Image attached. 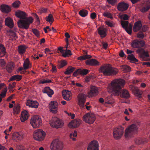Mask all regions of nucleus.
Wrapping results in <instances>:
<instances>
[{"instance_id": "nucleus-64", "label": "nucleus", "mask_w": 150, "mask_h": 150, "mask_svg": "<svg viewBox=\"0 0 150 150\" xmlns=\"http://www.w3.org/2000/svg\"><path fill=\"white\" fill-rule=\"evenodd\" d=\"M96 17V14L95 12L91 13L90 15V17L92 19H95Z\"/></svg>"}, {"instance_id": "nucleus-29", "label": "nucleus", "mask_w": 150, "mask_h": 150, "mask_svg": "<svg viewBox=\"0 0 150 150\" xmlns=\"http://www.w3.org/2000/svg\"><path fill=\"white\" fill-rule=\"evenodd\" d=\"M5 25L10 28L13 27L14 23L13 20L10 17L6 18L5 20Z\"/></svg>"}, {"instance_id": "nucleus-5", "label": "nucleus", "mask_w": 150, "mask_h": 150, "mask_svg": "<svg viewBox=\"0 0 150 150\" xmlns=\"http://www.w3.org/2000/svg\"><path fill=\"white\" fill-rule=\"evenodd\" d=\"M30 123L33 128H38L42 125V120L38 115H35L32 117Z\"/></svg>"}, {"instance_id": "nucleus-11", "label": "nucleus", "mask_w": 150, "mask_h": 150, "mask_svg": "<svg viewBox=\"0 0 150 150\" xmlns=\"http://www.w3.org/2000/svg\"><path fill=\"white\" fill-rule=\"evenodd\" d=\"M120 24L122 27L125 29L129 35L132 33V25L129 24L128 21L121 20Z\"/></svg>"}, {"instance_id": "nucleus-61", "label": "nucleus", "mask_w": 150, "mask_h": 150, "mask_svg": "<svg viewBox=\"0 0 150 150\" xmlns=\"http://www.w3.org/2000/svg\"><path fill=\"white\" fill-rule=\"evenodd\" d=\"M123 67L124 69H125L127 71H131V68L129 66L127 65H123Z\"/></svg>"}, {"instance_id": "nucleus-31", "label": "nucleus", "mask_w": 150, "mask_h": 150, "mask_svg": "<svg viewBox=\"0 0 150 150\" xmlns=\"http://www.w3.org/2000/svg\"><path fill=\"white\" fill-rule=\"evenodd\" d=\"M27 48V47L26 45H21L18 47L17 51L19 54H22L25 53Z\"/></svg>"}, {"instance_id": "nucleus-33", "label": "nucleus", "mask_w": 150, "mask_h": 150, "mask_svg": "<svg viewBox=\"0 0 150 150\" xmlns=\"http://www.w3.org/2000/svg\"><path fill=\"white\" fill-rule=\"evenodd\" d=\"M31 64L30 63L29 59L28 58L26 59L24 61L23 64V69L25 70L31 67Z\"/></svg>"}, {"instance_id": "nucleus-18", "label": "nucleus", "mask_w": 150, "mask_h": 150, "mask_svg": "<svg viewBox=\"0 0 150 150\" xmlns=\"http://www.w3.org/2000/svg\"><path fill=\"white\" fill-rule=\"evenodd\" d=\"M58 106V103L56 101H52L49 104V108L53 113H56L57 112Z\"/></svg>"}, {"instance_id": "nucleus-1", "label": "nucleus", "mask_w": 150, "mask_h": 150, "mask_svg": "<svg viewBox=\"0 0 150 150\" xmlns=\"http://www.w3.org/2000/svg\"><path fill=\"white\" fill-rule=\"evenodd\" d=\"M15 15L20 19H24L20 20L17 22L18 26L20 28L27 29L29 27L30 24L33 22V19L32 17L26 18L27 15L24 12L18 11L16 12Z\"/></svg>"}, {"instance_id": "nucleus-37", "label": "nucleus", "mask_w": 150, "mask_h": 150, "mask_svg": "<svg viewBox=\"0 0 150 150\" xmlns=\"http://www.w3.org/2000/svg\"><path fill=\"white\" fill-rule=\"evenodd\" d=\"M22 76L19 75H16L11 76L10 79V81L16 80L17 81H19L21 80L22 79Z\"/></svg>"}, {"instance_id": "nucleus-34", "label": "nucleus", "mask_w": 150, "mask_h": 150, "mask_svg": "<svg viewBox=\"0 0 150 150\" xmlns=\"http://www.w3.org/2000/svg\"><path fill=\"white\" fill-rule=\"evenodd\" d=\"M134 142L137 145H140L147 142V141L145 139L137 138L135 139Z\"/></svg>"}, {"instance_id": "nucleus-41", "label": "nucleus", "mask_w": 150, "mask_h": 150, "mask_svg": "<svg viewBox=\"0 0 150 150\" xmlns=\"http://www.w3.org/2000/svg\"><path fill=\"white\" fill-rule=\"evenodd\" d=\"M71 55L72 53L71 51L67 49L65 51L64 50L62 54V56L65 57H69V56H71Z\"/></svg>"}, {"instance_id": "nucleus-40", "label": "nucleus", "mask_w": 150, "mask_h": 150, "mask_svg": "<svg viewBox=\"0 0 150 150\" xmlns=\"http://www.w3.org/2000/svg\"><path fill=\"white\" fill-rule=\"evenodd\" d=\"M46 21L48 22H49L50 25H51L54 21V18L52 15L51 14L48 15L45 18Z\"/></svg>"}, {"instance_id": "nucleus-12", "label": "nucleus", "mask_w": 150, "mask_h": 150, "mask_svg": "<svg viewBox=\"0 0 150 150\" xmlns=\"http://www.w3.org/2000/svg\"><path fill=\"white\" fill-rule=\"evenodd\" d=\"M24 136L25 134L22 132H15L12 134V138L13 140L18 142L23 139Z\"/></svg>"}, {"instance_id": "nucleus-23", "label": "nucleus", "mask_w": 150, "mask_h": 150, "mask_svg": "<svg viewBox=\"0 0 150 150\" xmlns=\"http://www.w3.org/2000/svg\"><path fill=\"white\" fill-rule=\"evenodd\" d=\"M98 34L101 38L105 37L107 35V29L103 27H99L97 29Z\"/></svg>"}, {"instance_id": "nucleus-6", "label": "nucleus", "mask_w": 150, "mask_h": 150, "mask_svg": "<svg viewBox=\"0 0 150 150\" xmlns=\"http://www.w3.org/2000/svg\"><path fill=\"white\" fill-rule=\"evenodd\" d=\"M51 150H62L63 147V143L58 139L53 140L50 146Z\"/></svg>"}, {"instance_id": "nucleus-56", "label": "nucleus", "mask_w": 150, "mask_h": 150, "mask_svg": "<svg viewBox=\"0 0 150 150\" xmlns=\"http://www.w3.org/2000/svg\"><path fill=\"white\" fill-rule=\"evenodd\" d=\"M47 10L46 8H42L39 10V12L41 14L46 13L47 12Z\"/></svg>"}, {"instance_id": "nucleus-44", "label": "nucleus", "mask_w": 150, "mask_h": 150, "mask_svg": "<svg viewBox=\"0 0 150 150\" xmlns=\"http://www.w3.org/2000/svg\"><path fill=\"white\" fill-rule=\"evenodd\" d=\"M88 13V11L86 10L83 9L79 11V14L81 16L84 17L87 16Z\"/></svg>"}, {"instance_id": "nucleus-7", "label": "nucleus", "mask_w": 150, "mask_h": 150, "mask_svg": "<svg viewBox=\"0 0 150 150\" xmlns=\"http://www.w3.org/2000/svg\"><path fill=\"white\" fill-rule=\"evenodd\" d=\"M124 133V128L121 126H119L113 129V136L116 140L121 138Z\"/></svg>"}, {"instance_id": "nucleus-59", "label": "nucleus", "mask_w": 150, "mask_h": 150, "mask_svg": "<svg viewBox=\"0 0 150 150\" xmlns=\"http://www.w3.org/2000/svg\"><path fill=\"white\" fill-rule=\"evenodd\" d=\"M51 64L52 66V68L51 70L52 72L53 73L56 72H57L56 67L52 63Z\"/></svg>"}, {"instance_id": "nucleus-58", "label": "nucleus", "mask_w": 150, "mask_h": 150, "mask_svg": "<svg viewBox=\"0 0 150 150\" xmlns=\"http://www.w3.org/2000/svg\"><path fill=\"white\" fill-rule=\"evenodd\" d=\"M32 32L37 36H39L40 33L38 31L35 29H33L32 30Z\"/></svg>"}, {"instance_id": "nucleus-17", "label": "nucleus", "mask_w": 150, "mask_h": 150, "mask_svg": "<svg viewBox=\"0 0 150 150\" xmlns=\"http://www.w3.org/2000/svg\"><path fill=\"white\" fill-rule=\"evenodd\" d=\"M144 42L142 40H136L133 41L131 43L132 47L134 48H138L142 47L144 45Z\"/></svg>"}, {"instance_id": "nucleus-36", "label": "nucleus", "mask_w": 150, "mask_h": 150, "mask_svg": "<svg viewBox=\"0 0 150 150\" xmlns=\"http://www.w3.org/2000/svg\"><path fill=\"white\" fill-rule=\"evenodd\" d=\"M20 105L17 104L14 107L13 109V114H18L20 112Z\"/></svg>"}, {"instance_id": "nucleus-55", "label": "nucleus", "mask_w": 150, "mask_h": 150, "mask_svg": "<svg viewBox=\"0 0 150 150\" xmlns=\"http://www.w3.org/2000/svg\"><path fill=\"white\" fill-rule=\"evenodd\" d=\"M106 24L109 27H113L114 26L115 24L113 23L112 21H105Z\"/></svg>"}, {"instance_id": "nucleus-26", "label": "nucleus", "mask_w": 150, "mask_h": 150, "mask_svg": "<svg viewBox=\"0 0 150 150\" xmlns=\"http://www.w3.org/2000/svg\"><path fill=\"white\" fill-rule=\"evenodd\" d=\"M142 22L138 21L136 22L134 24L133 27V30L134 32H137L142 27Z\"/></svg>"}, {"instance_id": "nucleus-30", "label": "nucleus", "mask_w": 150, "mask_h": 150, "mask_svg": "<svg viewBox=\"0 0 150 150\" xmlns=\"http://www.w3.org/2000/svg\"><path fill=\"white\" fill-rule=\"evenodd\" d=\"M0 9L2 12L6 13L9 12L11 11V8L9 6L5 4L1 5Z\"/></svg>"}, {"instance_id": "nucleus-27", "label": "nucleus", "mask_w": 150, "mask_h": 150, "mask_svg": "<svg viewBox=\"0 0 150 150\" xmlns=\"http://www.w3.org/2000/svg\"><path fill=\"white\" fill-rule=\"evenodd\" d=\"M15 67V64L13 62H9L6 67V70L8 73H11Z\"/></svg>"}, {"instance_id": "nucleus-32", "label": "nucleus", "mask_w": 150, "mask_h": 150, "mask_svg": "<svg viewBox=\"0 0 150 150\" xmlns=\"http://www.w3.org/2000/svg\"><path fill=\"white\" fill-rule=\"evenodd\" d=\"M42 92L44 93H47L48 96L50 97H51L54 94L53 91L49 87H45L43 90Z\"/></svg>"}, {"instance_id": "nucleus-62", "label": "nucleus", "mask_w": 150, "mask_h": 150, "mask_svg": "<svg viewBox=\"0 0 150 150\" xmlns=\"http://www.w3.org/2000/svg\"><path fill=\"white\" fill-rule=\"evenodd\" d=\"M16 84V83L15 82H13L12 83L11 85L10 84L9 85V86H8V89H13V88L15 87Z\"/></svg>"}, {"instance_id": "nucleus-63", "label": "nucleus", "mask_w": 150, "mask_h": 150, "mask_svg": "<svg viewBox=\"0 0 150 150\" xmlns=\"http://www.w3.org/2000/svg\"><path fill=\"white\" fill-rule=\"evenodd\" d=\"M6 88H7V87L5 84L4 83H0V90L3 89L4 90Z\"/></svg>"}, {"instance_id": "nucleus-20", "label": "nucleus", "mask_w": 150, "mask_h": 150, "mask_svg": "<svg viewBox=\"0 0 150 150\" xmlns=\"http://www.w3.org/2000/svg\"><path fill=\"white\" fill-rule=\"evenodd\" d=\"M82 121L79 119H76L70 122L68 126L71 128H75L79 127Z\"/></svg>"}, {"instance_id": "nucleus-21", "label": "nucleus", "mask_w": 150, "mask_h": 150, "mask_svg": "<svg viewBox=\"0 0 150 150\" xmlns=\"http://www.w3.org/2000/svg\"><path fill=\"white\" fill-rule=\"evenodd\" d=\"M129 7L128 4L124 2H121L118 3L117 7L119 11H123L126 10Z\"/></svg>"}, {"instance_id": "nucleus-9", "label": "nucleus", "mask_w": 150, "mask_h": 150, "mask_svg": "<svg viewBox=\"0 0 150 150\" xmlns=\"http://www.w3.org/2000/svg\"><path fill=\"white\" fill-rule=\"evenodd\" d=\"M50 124L52 127L56 128L61 127L64 124L62 121L55 117L52 118V119L50 121Z\"/></svg>"}, {"instance_id": "nucleus-48", "label": "nucleus", "mask_w": 150, "mask_h": 150, "mask_svg": "<svg viewBox=\"0 0 150 150\" xmlns=\"http://www.w3.org/2000/svg\"><path fill=\"white\" fill-rule=\"evenodd\" d=\"M128 59L133 62H138V60L132 54H129L127 57Z\"/></svg>"}, {"instance_id": "nucleus-22", "label": "nucleus", "mask_w": 150, "mask_h": 150, "mask_svg": "<svg viewBox=\"0 0 150 150\" xmlns=\"http://www.w3.org/2000/svg\"><path fill=\"white\" fill-rule=\"evenodd\" d=\"M39 103L36 100H27L26 105L30 107L37 108L39 105Z\"/></svg>"}, {"instance_id": "nucleus-54", "label": "nucleus", "mask_w": 150, "mask_h": 150, "mask_svg": "<svg viewBox=\"0 0 150 150\" xmlns=\"http://www.w3.org/2000/svg\"><path fill=\"white\" fill-rule=\"evenodd\" d=\"M103 15L104 16L107 17L108 18H113L112 15L110 13L105 12L103 13Z\"/></svg>"}, {"instance_id": "nucleus-49", "label": "nucleus", "mask_w": 150, "mask_h": 150, "mask_svg": "<svg viewBox=\"0 0 150 150\" xmlns=\"http://www.w3.org/2000/svg\"><path fill=\"white\" fill-rule=\"evenodd\" d=\"M129 16L126 14H123L120 16V18L122 20L127 21V20H129Z\"/></svg>"}, {"instance_id": "nucleus-10", "label": "nucleus", "mask_w": 150, "mask_h": 150, "mask_svg": "<svg viewBox=\"0 0 150 150\" xmlns=\"http://www.w3.org/2000/svg\"><path fill=\"white\" fill-rule=\"evenodd\" d=\"M45 132L41 129L38 130L33 134V137L34 139L40 141L43 140L45 138Z\"/></svg>"}, {"instance_id": "nucleus-25", "label": "nucleus", "mask_w": 150, "mask_h": 150, "mask_svg": "<svg viewBox=\"0 0 150 150\" xmlns=\"http://www.w3.org/2000/svg\"><path fill=\"white\" fill-rule=\"evenodd\" d=\"M85 63L86 65L91 66H98L100 65L99 62L96 59H91L86 61Z\"/></svg>"}, {"instance_id": "nucleus-19", "label": "nucleus", "mask_w": 150, "mask_h": 150, "mask_svg": "<svg viewBox=\"0 0 150 150\" xmlns=\"http://www.w3.org/2000/svg\"><path fill=\"white\" fill-rule=\"evenodd\" d=\"M78 99L79 101V105L82 108L83 107L86 101V96L82 94H80L78 96Z\"/></svg>"}, {"instance_id": "nucleus-8", "label": "nucleus", "mask_w": 150, "mask_h": 150, "mask_svg": "<svg viewBox=\"0 0 150 150\" xmlns=\"http://www.w3.org/2000/svg\"><path fill=\"white\" fill-rule=\"evenodd\" d=\"M83 121L89 124H93L96 119L95 115L92 113H88L84 115L82 117Z\"/></svg>"}, {"instance_id": "nucleus-50", "label": "nucleus", "mask_w": 150, "mask_h": 150, "mask_svg": "<svg viewBox=\"0 0 150 150\" xmlns=\"http://www.w3.org/2000/svg\"><path fill=\"white\" fill-rule=\"evenodd\" d=\"M77 136V132L76 131H74L73 133L70 134L69 137L70 139H71L73 141H75L76 140V139L75 138Z\"/></svg>"}, {"instance_id": "nucleus-28", "label": "nucleus", "mask_w": 150, "mask_h": 150, "mask_svg": "<svg viewBox=\"0 0 150 150\" xmlns=\"http://www.w3.org/2000/svg\"><path fill=\"white\" fill-rule=\"evenodd\" d=\"M28 114L26 110L22 111L20 119L22 122H24L27 120L28 117Z\"/></svg>"}, {"instance_id": "nucleus-15", "label": "nucleus", "mask_w": 150, "mask_h": 150, "mask_svg": "<svg viewBox=\"0 0 150 150\" xmlns=\"http://www.w3.org/2000/svg\"><path fill=\"white\" fill-rule=\"evenodd\" d=\"M99 93L97 87L94 86H91L90 90L88 93V96L89 98L98 95Z\"/></svg>"}, {"instance_id": "nucleus-4", "label": "nucleus", "mask_w": 150, "mask_h": 150, "mask_svg": "<svg viewBox=\"0 0 150 150\" xmlns=\"http://www.w3.org/2000/svg\"><path fill=\"white\" fill-rule=\"evenodd\" d=\"M138 128L135 124H132L128 127L125 130V136L126 138L131 137L134 133L137 132Z\"/></svg>"}, {"instance_id": "nucleus-35", "label": "nucleus", "mask_w": 150, "mask_h": 150, "mask_svg": "<svg viewBox=\"0 0 150 150\" xmlns=\"http://www.w3.org/2000/svg\"><path fill=\"white\" fill-rule=\"evenodd\" d=\"M121 96L125 98H128L130 97L129 93L128 90L124 89L122 90Z\"/></svg>"}, {"instance_id": "nucleus-57", "label": "nucleus", "mask_w": 150, "mask_h": 150, "mask_svg": "<svg viewBox=\"0 0 150 150\" xmlns=\"http://www.w3.org/2000/svg\"><path fill=\"white\" fill-rule=\"evenodd\" d=\"M51 82V81L50 79H48L46 80L43 79V80H41L40 81V83L44 84L46 83H50Z\"/></svg>"}, {"instance_id": "nucleus-24", "label": "nucleus", "mask_w": 150, "mask_h": 150, "mask_svg": "<svg viewBox=\"0 0 150 150\" xmlns=\"http://www.w3.org/2000/svg\"><path fill=\"white\" fill-rule=\"evenodd\" d=\"M150 9V1H146L140 9V11L142 13H144L148 11Z\"/></svg>"}, {"instance_id": "nucleus-53", "label": "nucleus", "mask_w": 150, "mask_h": 150, "mask_svg": "<svg viewBox=\"0 0 150 150\" xmlns=\"http://www.w3.org/2000/svg\"><path fill=\"white\" fill-rule=\"evenodd\" d=\"M107 1L109 4L114 6L117 3V0H107Z\"/></svg>"}, {"instance_id": "nucleus-45", "label": "nucleus", "mask_w": 150, "mask_h": 150, "mask_svg": "<svg viewBox=\"0 0 150 150\" xmlns=\"http://www.w3.org/2000/svg\"><path fill=\"white\" fill-rule=\"evenodd\" d=\"M91 57H92V56L91 55L86 54L78 57V59L80 60H82L90 58Z\"/></svg>"}, {"instance_id": "nucleus-51", "label": "nucleus", "mask_w": 150, "mask_h": 150, "mask_svg": "<svg viewBox=\"0 0 150 150\" xmlns=\"http://www.w3.org/2000/svg\"><path fill=\"white\" fill-rule=\"evenodd\" d=\"M7 91V88H6L1 92L0 94V97L2 99L6 96Z\"/></svg>"}, {"instance_id": "nucleus-52", "label": "nucleus", "mask_w": 150, "mask_h": 150, "mask_svg": "<svg viewBox=\"0 0 150 150\" xmlns=\"http://www.w3.org/2000/svg\"><path fill=\"white\" fill-rule=\"evenodd\" d=\"M21 4V2L19 1H16L14 2L12 4V6L14 8H18Z\"/></svg>"}, {"instance_id": "nucleus-46", "label": "nucleus", "mask_w": 150, "mask_h": 150, "mask_svg": "<svg viewBox=\"0 0 150 150\" xmlns=\"http://www.w3.org/2000/svg\"><path fill=\"white\" fill-rule=\"evenodd\" d=\"M105 103L109 104H112L114 103L113 99L108 97H107L105 99Z\"/></svg>"}, {"instance_id": "nucleus-60", "label": "nucleus", "mask_w": 150, "mask_h": 150, "mask_svg": "<svg viewBox=\"0 0 150 150\" xmlns=\"http://www.w3.org/2000/svg\"><path fill=\"white\" fill-rule=\"evenodd\" d=\"M67 64V62L65 61H63L61 63L60 66L59 67V68H62Z\"/></svg>"}, {"instance_id": "nucleus-14", "label": "nucleus", "mask_w": 150, "mask_h": 150, "mask_svg": "<svg viewBox=\"0 0 150 150\" xmlns=\"http://www.w3.org/2000/svg\"><path fill=\"white\" fill-rule=\"evenodd\" d=\"M98 142L95 140L91 141L88 145L86 150H99Z\"/></svg>"}, {"instance_id": "nucleus-38", "label": "nucleus", "mask_w": 150, "mask_h": 150, "mask_svg": "<svg viewBox=\"0 0 150 150\" xmlns=\"http://www.w3.org/2000/svg\"><path fill=\"white\" fill-rule=\"evenodd\" d=\"M6 53V49L4 46L3 45H1L0 46V57L4 56Z\"/></svg>"}, {"instance_id": "nucleus-42", "label": "nucleus", "mask_w": 150, "mask_h": 150, "mask_svg": "<svg viewBox=\"0 0 150 150\" xmlns=\"http://www.w3.org/2000/svg\"><path fill=\"white\" fill-rule=\"evenodd\" d=\"M9 35L10 36V40L12 39V40H15L18 38L16 33L12 31H10Z\"/></svg>"}, {"instance_id": "nucleus-13", "label": "nucleus", "mask_w": 150, "mask_h": 150, "mask_svg": "<svg viewBox=\"0 0 150 150\" xmlns=\"http://www.w3.org/2000/svg\"><path fill=\"white\" fill-rule=\"evenodd\" d=\"M129 88L132 91V93L135 96L139 98H141L143 93V91L139 89L137 87L134 86L132 85H130Z\"/></svg>"}, {"instance_id": "nucleus-3", "label": "nucleus", "mask_w": 150, "mask_h": 150, "mask_svg": "<svg viewBox=\"0 0 150 150\" xmlns=\"http://www.w3.org/2000/svg\"><path fill=\"white\" fill-rule=\"evenodd\" d=\"M99 70L100 72L103 73L104 75L107 76L115 75L118 72L117 69L113 68L112 66L109 64L103 65Z\"/></svg>"}, {"instance_id": "nucleus-43", "label": "nucleus", "mask_w": 150, "mask_h": 150, "mask_svg": "<svg viewBox=\"0 0 150 150\" xmlns=\"http://www.w3.org/2000/svg\"><path fill=\"white\" fill-rule=\"evenodd\" d=\"M149 55L147 52H146L144 50L142 54L140 55V57L143 61H146V59H145V57H149Z\"/></svg>"}, {"instance_id": "nucleus-2", "label": "nucleus", "mask_w": 150, "mask_h": 150, "mask_svg": "<svg viewBox=\"0 0 150 150\" xmlns=\"http://www.w3.org/2000/svg\"><path fill=\"white\" fill-rule=\"evenodd\" d=\"M126 82L121 79H115L113 80L108 87L109 91L114 96H119L121 93L122 88L124 87Z\"/></svg>"}, {"instance_id": "nucleus-47", "label": "nucleus", "mask_w": 150, "mask_h": 150, "mask_svg": "<svg viewBox=\"0 0 150 150\" xmlns=\"http://www.w3.org/2000/svg\"><path fill=\"white\" fill-rule=\"evenodd\" d=\"M79 71L80 73V75L84 76L87 74L88 73L89 71L87 69H79Z\"/></svg>"}, {"instance_id": "nucleus-39", "label": "nucleus", "mask_w": 150, "mask_h": 150, "mask_svg": "<svg viewBox=\"0 0 150 150\" xmlns=\"http://www.w3.org/2000/svg\"><path fill=\"white\" fill-rule=\"evenodd\" d=\"M75 69L76 68L75 67H72L71 66L67 68L64 73L65 74H70L73 72Z\"/></svg>"}, {"instance_id": "nucleus-16", "label": "nucleus", "mask_w": 150, "mask_h": 150, "mask_svg": "<svg viewBox=\"0 0 150 150\" xmlns=\"http://www.w3.org/2000/svg\"><path fill=\"white\" fill-rule=\"evenodd\" d=\"M62 96L63 98L66 100L69 101L72 99V94L70 91L67 90L62 91Z\"/></svg>"}]
</instances>
